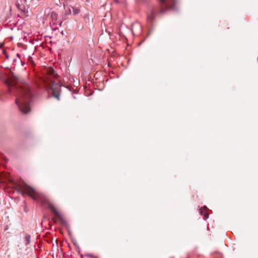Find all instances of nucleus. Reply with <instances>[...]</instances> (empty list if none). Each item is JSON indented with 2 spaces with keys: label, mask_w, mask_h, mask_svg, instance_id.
Instances as JSON below:
<instances>
[{
  "label": "nucleus",
  "mask_w": 258,
  "mask_h": 258,
  "mask_svg": "<svg viewBox=\"0 0 258 258\" xmlns=\"http://www.w3.org/2000/svg\"><path fill=\"white\" fill-rule=\"evenodd\" d=\"M7 84L9 92L16 96V103L21 111L25 114L30 111V104L33 97L30 86L26 83L15 84L7 82Z\"/></svg>",
  "instance_id": "nucleus-1"
},
{
  "label": "nucleus",
  "mask_w": 258,
  "mask_h": 258,
  "mask_svg": "<svg viewBox=\"0 0 258 258\" xmlns=\"http://www.w3.org/2000/svg\"><path fill=\"white\" fill-rule=\"evenodd\" d=\"M19 187L22 192L27 194L30 196L34 200L40 202L42 205L47 204L48 208L56 216L60 217V215L57 211L55 207L51 204L48 202L47 200L42 194L37 191L32 186H29L25 183L19 184Z\"/></svg>",
  "instance_id": "nucleus-2"
},
{
  "label": "nucleus",
  "mask_w": 258,
  "mask_h": 258,
  "mask_svg": "<svg viewBox=\"0 0 258 258\" xmlns=\"http://www.w3.org/2000/svg\"><path fill=\"white\" fill-rule=\"evenodd\" d=\"M161 3L160 12L164 13L166 10H176L175 8L176 0H160Z\"/></svg>",
  "instance_id": "nucleus-3"
},
{
  "label": "nucleus",
  "mask_w": 258,
  "mask_h": 258,
  "mask_svg": "<svg viewBox=\"0 0 258 258\" xmlns=\"http://www.w3.org/2000/svg\"><path fill=\"white\" fill-rule=\"evenodd\" d=\"M49 88L52 90L53 96L59 100L60 87L53 85Z\"/></svg>",
  "instance_id": "nucleus-4"
},
{
  "label": "nucleus",
  "mask_w": 258,
  "mask_h": 258,
  "mask_svg": "<svg viewBox=\"0 0 258 258\" xmlns=\"http://www.w3.org/2000/svg\"><path fill=\"white\" fill-rule=\"evenodd\" d=\"M30 238L31 236L28 233H24L23 234V238H24V243L27 246L30 243Z\"/></svg>",
  "instance_id": "nucleus-5"
},
{
  "label": "nucleus",
  "mask_w": 258,
  "mask_h": 258,
  "mask_svg": "<svg viewBox=\"0 0 258 258\" xmlns=\"http://www.w3.org/2000/svg\"><path fill=\"white\" fill-rule=\"evenodd\" d=\"M71 8L72 9V13L74 15H76L79 13V10L78 9L74 7H72Z\"/></svg>",
  "instance_id": "nucleus-6"
},
{
  "label": "nucleus",
  "mask_w": 258,
  "mask_h": 258,
  "mask_svg": "<svg viewBox=\"0 0 258 258\" xmlns=\"http://www.w3.org/2000/svg\"><path fill=\"white\" fill-rule=\"evenodd\" d=\"M26 3L30 4L33 2L35 0H24Z\"/></svg>",
  "instance_id": "nucleus-7"
},
{
  "label": "nucleus",
  "mask_w": 258,
  "mask_h": 258,
  "mask_svg": "<svg viewBox=\"0 0 258 258\" xmlns=\"http://www.w3.org/2000/svg\"><path fill=\"white\" fill-rule=\"evenodd\" d=\"M200 213L202 215H205V211L204 210L201 209L200 210Z\"/></svg>",
  "instance_id": "nucleus-8"
},
{
  "label": "nucleus",
  "mask_w": 258,
  "mask_h": 258,
  "mask_svg": "<svg viewBox=\"0 0 258 258\" xmlns=\"http://www.w3.org/2000/svg\"><path fill=\"white\" fill-rule=\"evenodd\" d=\"M28 60L29 61V62H31L32 61V57H31L30 56H29L28 58Z\"/></svg>",
  "instance_id": "nucleus-9"
},
{
  "label": "nucleus",
  "mask_w": 258,
  "mask_h": 258,
  "mask_svg": "<svg viewBox=\"0 0 258 258\" xmlns=\"http://www.w3.org/2000/svg\"><path fill=\"white\" fill-rule=\"evenodd\" d=\"M53 72H54V70H53V69H50V74H52V73H53Z\"/></svg>",
  "instance_id": "nucleus-10"
},
{
  "label": "nucleus",
  "mask_w": 258,
  "mask_h": 258,
  "mask_svg": "<svg viewBox=\"0 0 258 258\" xmlns=\"http://www.w3.org/2000/svg\"><path fill=\"white\" fill-rule=\"evenodd\" d=\"M208 215H207L205 217V218H204V220H207V219H208Z\"/></svg>",
  "instance_id": "nucleus-11"
},
{
  "label": "nucleus",
  "mask_w": 258,
  "mask_h": 258,
  "mask_svg": "<svg viewBox=\"0 0 258 258\" xmlns=\"http://www.w3.org/2000/svg\"><path fill=\"white\" fill-rule=\"evenodd\" d=\"M3 46V44L0 43V48H2Z\"/></svg>",
  "instance_id": "nucleus-12"
}]
</instances>
